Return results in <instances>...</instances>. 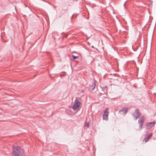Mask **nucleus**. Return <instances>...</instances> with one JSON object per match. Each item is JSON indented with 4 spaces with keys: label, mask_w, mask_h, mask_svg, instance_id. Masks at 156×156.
Returning <instances> with one entry per match:
<instances>
[{
    "label": "nucleus",
    "mask_w": 156,
    "mask_h": 156,
    "mask_svg": "<svg viewBox=\"0 0 156 156\" xmlns=\"http://www.w3.org/2000/svg\"><path fill=\"white\" fill-rule=\"evenodd\" d=\"M155 122H148L146 125V128L147 129H149L154 126Z\"/></svg>",
    "instance_id": "obj_6"
},
{
    "label": "nucleus",
    "mask_w": 156,
    "mask_h": 156,
    "mask_svg": "<svg viewBox=\"0 0 156 156\" xmlns=\"http://www.w3.org/2000/svg\"><path fill=\"white\" fill-rule=\"evenodd\" d=\"M86 126L87 127H89V123H88L87 124V125H86Z\"/></svg>",
    "instance_id": "obj_11"
},
{
    "label": "nucleus",
    "mask_w": 156,
    "mask_h": 156,
    "mask_svg": "<svg viewBox=\"0 0 156 156\" xmlns=\"http://www.w3.org/2000/svg\"><path fill=\"white\" fill-rule=\"evenodd\" d=\"M145 120V119L144 116H142L138 119V123L140 126L139 127V130H141L142 129V126H143L144 122Z\"/></svg>",
    "instance_id": "obj_3"
},
{
    "label": "nucleus",
    "mask_w": 156,
    "mask_h": 156,
    "mask_svg": "<svg viewBox=\"0 0 156 156\" xmlns=\"http://www.w3.org/2000/svg\"><path fill=\"white\" fill-rule=\"evenodd\" d=\"M108 108H107L104 111L103 115V119L107 121L108 120V116L109 114L108 111Z\"/></svg>",
    "instance_id": "obj_4"
},
{
    "label": "nucleus",
    "mask_w": 156,
    "mask_h": 156,
    "mask_svg": "<svg viewBox=\"0 0 156 156\" xmlns=\"http://www.w3.org/2000/svg\"><path fill=\"white\" fill-rule=\"evenodd\" d=\"M141 115V113L138 109H136L132 114V116L135 118V120H136Z\"/></svg>",
    "instance_id": "obj_2"
},
{
    "label": "nucleus",
    "mask_w": 156,
    "mask_h": 156,
    "mask_svg": "<svg viewBox=\"0 0 156 156\" xmlns=\"http://www.w3.org/2000/svg\"><path fill=\"white\" fill-rule=\"evenodd\" d=\"M22 155V153L20 147L13 146L12 156H21Z\"/></svg>",
    "instance_id": "obj_1"
},
{
    "label": "nucleus",
    "mask_w": 156,
    "mask_h": 156,
    "mask_svg": "<svg viewBox=\"0 0 156 156\" xmlns=\"http://www.w3.org/2000/svg\"><path fill=\"white\" fill-rule=\"evenodd\" d=\"M128 108H124L119 111V112H122V114L123 115H125L128 112Z\"/></svg>",
    "instance_id": "obj_9"
},
{
    "label": "nucleus",
    "mask_w": 156,
    "mask_h": 156,
    "mask_svg": "<svg viewBox=\"0 0 156 156\" xmlns=\"http://www.w3.org/2000/svg\"><path fill=\"white\" fill-rule=\"evenodd\" d=\"M72 57H73V61H74L75 59L77 58L78 57V56H74V55H72Z\"/></svg>",
    "instance_id": "obj_10"
},
{
    "label": "nucleus",
    "mask_w": 156,
    "mask_h": 156,
    "mask_svg": "<svg viewBox=\"0 0 156 156\" xmlns=\"http://www.w3.org/2000/svg\"><path fill=\"white\" fill-rule=\"evenodd\" d=\"M96 86L95 81L94 80L89 85L90 88L91 90H93L95 89Z\"/></svg>",
    "instance_id": "obj_8"
},
{
    "label": "nucleus",
    "mask_w": 156,
    "mask_h": 156,
    "mask_svg": "<svg viewBox=\"0 0 156 156\" xmlns=\"http://www.w3.org/2000/svg\"><path fill=\"white\" fill-rule=\"evenodd\" d=\"M81 103L79 101H76L74 103L73 107V109L74 110H76L77 109L79 108V106L80 105Z\"/></svg>",
    "instance_id": "obj_5"
},
{
    "label": "nucleus",
    "mask_w": 156,
    "mask_h": 156,
    "mask_svg": "<svg viewBox=\"0 0 156 156\" xmlns=\"http://www.w3.org/2000/svg\"><path fill=\"white\" fill-rule=\"evenodd\" d=\"M153 133H151L147 135L145 137L143 140V142L146 143L151 138L152 136Z\"/></svg>",
    "instance_id": "obj_7"
}]
</instances>
